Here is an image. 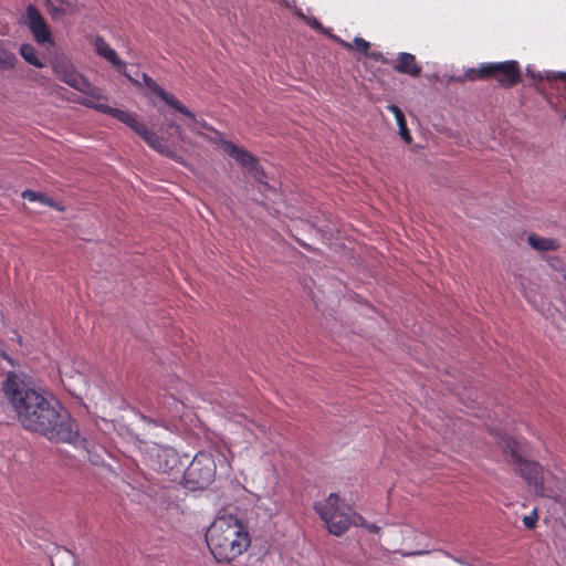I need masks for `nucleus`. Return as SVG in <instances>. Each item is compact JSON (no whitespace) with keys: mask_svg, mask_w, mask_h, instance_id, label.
<instances>
[{"mask_svg":"<svg viewBox=\"0 0 566 566\" xmlns=\"http://www.w3.org/2000/svg\"><path fill=\"white\" fill-rule=\"evenodd\" d=\"M3 395L20 426L53 443H69L88 453L78 426L60 403L48 399L22 375L9 371L2 382Z\"/></svg>","mask_w":566,"mask_h":566,"instance_id":"1","label":"nucleus"},{"mask_svg":"<svg viewBox=\"0 0 566 566\" xmlns=\"http://www.w3.org/2000/svg\"><path fill=\"white\" fill-rule=\"evenodd\" d=\"M207 545L218 563L231 564L250 547V535L238 517L218 516L206 533Z\"/></svg>","mask_w":566,"mask_h":566,"instance_id":"2","label":"nucleus"},{"mask_svg":"<svg viewBox=\"0 0 566 566\" xmlns=\"http://www.w3.org/2000/svg\"><path fill=\"white\" fill-rule=\"evenodd\" d=\"M314 510L334 536H342L356 521V512L342 503L336 493H331L324 501L315 503Z\"/></svg>","mask_w":566,"mask_h":566,"instance_id":"3","label":"nucleus"},{"mask_svg":"<svg viewBox=\"0 0 566 566\" xmlns=\"http://www.w3.org/2000/svg\"><path fill=\"white\" fill-rule=\"evenodd\" d=\"M106 114L116 118L117 120L126 124L132 128L143 140L154 150L160 155L168 157L177 163L184 164L182 157L174 151L166 143V140L159 137L155 132L150 130L145 124L139 123L136 116L127 111L111 107L106 109Z\"/></svg>","mask_w":566,"mask_h":566,"instance_id":"4","label":"nucleus"},{"mask_svg":"<svg viewBox=\"0 0 566 566\" xmlns=\"http://www.w3.org/2000/svg\"><path fill=\"white\" fill-rule=\"evenodd\" d=\"M497 443L504 452L510 454V463L515 467V473L523 478L536 494L546 473L543 467L535 461L525 460L517 451V442L511 437H501Z\"/></svg>","mask_w":566,"mask_h":566,"instance_id":"5","label":"nucleus"},{"mask_svg":"<svg viewBox=\"0 0 566 566\" xmlns=\"http://www.w3.org/2000/svg\"><path fill=\"white\" fill-rule=\"evenodd\" d=\"M216 473L217 464L213 457L199 452L184 473L185 485L190 490L206 489L214 481Z\"/></svg>","mask_w":566,"mask_h":566,"instance_id":"6","label":"nucleus"},{"mask_svg":"<svg viewBox=\"0 0 566 566\" xmlns=\"http://www.w3.org/2000/svg\"><path fill=\"white\" fill-rule=\"evenodd\" d=\"M52 67L55 76L69 86L94 98L102 97V90L93 86L69 60H56Z\"/></svg>","mask_w":566,"mask_h":566,"instance_id":"7","label":"nucleus"},{"mask_svg":"<svg viewBox=\"0 0 566 566\" xmlns=\"http://www.w3.org/2000/svg\"><path fill=\"white\" fill-rule=\"evenodd\" d=\"M142 443L144 444V451L149 462V465L155 471L168 473L178 465L179 457L174 448L158 444L156 442Z\"/></svg>","mask_w":566,"mask_h":566,"instance_id":"8","label":"nucleus"},{"mask_svg":"<svg viewBox=\"0 0 566 566\" xmlns=\"http://www.w3.org/2000/svg\"><path fill=\"white\" fill-rule=\"evenodd\" d=\"M489 80H495L502 87H513L520 83L522 72L516 61L486 63Z\"/></svg>","mask_w":566,"mask_h":566,"instance_id":"9","label":"nucleus"},{"mask_svg":"<svg viewBox=\"0 0 566 566\" xmlns=\"http://www.w3.org/2000/svg\"><path fill=\"white\" fill-rule=\"evenodd\" d=\"M535 495L566 504V482L551 472H546Z\"/></svg>","mask_w":566,"mask_h":566,"instance_id":"10","label":"nucleus"},{"mask_svg":"<svg viewBox=\"0 0 566 566\" xmlns=\"http://www.w3.org/2000/svg\"><path fill=\"white\" fill-rule=\"evenodd\" d=\"M28 27L36 43L43 44L51 41V31L40 13L33 6L29 4L27 8Z\"/></svg>","mask_w":566,"mask_h":566,"instance_id":"11","label":"nucleus"},{"mask_svg":"<svg viewBox=\"0 0 566 566\" xmlns=\"http://www.w3.org/2000/svg\"><path fill=\"white\" fill-rule=\"evenodd\" d=\"M94 50L97 55L108 61L112 65L117 67L118 72L123 73L133 84L139 85V82L133 78L125 72V62L122 61L114 49H112L102 36H96L94 42Z\"/></svg>","mask_w":566,"mask_h":566,"instance_id":"12","label":"nucleus"},{"mask_svg":"<svg viewBox=\"0 0 566 566\" xmlns=\"http://www.w3.org/2000/svg\"><path fill=\"white\" fill-rule=\"evenodd\" d=\"M222 145L224 153L235 159V161L239 163L242 167L249 168L251 170L255 168L258 159L251 153L234 145L231 142H224Z\"/></svg>","mask_w":566,"mask_h":566,"instance_id":"13","label":"nucleus"},{"mask_svg":"<svg viewBox=\"0 0 566 566\" xmlns=\"http://www.w3.org/2000/svg\"><path fill=\"white\" fill-rule=\"evenodd\" d=\"M394 70L401 74L418 77L421 74L422 67L416 61L415 55L407 52H402L398 54L397 62L394 65Z\"/></svg>","mask_w":566,"mask_h":566,"instance_id":"14","label":"nucleus"},{"mask_svg":"<svg viewBox=\"0 0 566 566\" xmlns=\"http://www.w3.org/2000/svg\"><path fill=\"white\" fill-rule=\"evenodd\" d=\"M172 108L185 115L189 122L187 123V127L192 133L197 134L198 136H205L203 129L207 130H213L212 127L205 122L203 119H198L196 115L188 109L180 101L177 99V104L171 105Z\"/></svg>","mask_w":566,"mask_h":566,"instance_id":"15","label":"nucleus"},{"mask_svg":"<svg viewBox=\"0 0 566 566\" xmlns=\"http://www.w3.org/2000/svg\"><path fill=\"white\" fill-rule=\"evenodd\" d=\"M44 3L51 19L55 21L76 12V7L72 0H45Z\"/></svg>","mask_w":566,"mask_h":566,"instance_id":"16","label":"nucleus"},{"mask_svg":"<svg viewBox=\"0 0 566 566\" xmlns=\"http://www.w3.org/2000/svg\"><path fill=\"white\" fill-rule=\"evenodd\" d=\"M143 82L147 88H149L154 94H156L158 97H160L163 101H165L169 106L172 104H177V98L170 94L167 93L164 88H161L150 76H148L146 73L142 74Z\"/></svg>","mask_w":566,"mask_h":566,"instance_id":"17","label":"nucleus"},{"mask_svg":"<svg viewBox=\"0 0 566 566\" xmlns=\"http://www.w3.org/2000/svg\"><path fill=\"white\" fill-rule=\"evenodd\" d=\"M388 111L391 112L397 120L399 127V135L406 143H411V135L408 130L407 123L402 111L394 104L387 106Z\"/></svg>","mask_w":566,"mask_h":566,"instance_id":"18","label":"nucleus"},{"mask_svg":"<svg viewBox=\"0 0 566 566\" xmlns=\"http://www.w3.org/2000/svg\"><path fill=\"white\" fill-rule=\"evenodd\" d=\"M454 80L460 83L465 82V81L474 82V81L489 80L488 64L484 63V64H481L476 69H469L464 72V74L462 76H459Z\"/></svg>","mask_w":566,"mask_h":566,"instance_id":"19","label":"nucleus"},{"mask_svg":"<svg viewBox=\"0 0 566 566\" xmlns=\"http://www.w3.org/2000/svg\"><path fill=\"white\" fill-rule=\"evenodd\" d=\"M530 245L538 251H554L558 248V243L554 239L542 238L536 234L528 235Z\"/></svg>","mask_w":566,"mask_h":566,"instance_id":"20","label":"nucleus"},{"mask_svg":"<svg viewBox=\"0 0 566 566\" xmlns=\"http://www.w3.org/2000/svg\"><path fill=\"white\" fill-rule=\"evenodd\" d=\"M335 40L340 46H343L346 50L356 49L364 56H366V54H369L370 43L360 36L354 38L353 42H347L339 38H335Z\"/></svg>","mask_w":566,"mask_h":566,"instance_id":"21","label":"nucleus"},{"mask_svg":"<svg viewBox=\"0 0 566 566\" xmlns=\"http://www.w3.org/2000/svg\"><path fill=\"white\" fill-rule=\"evenodd\" d=\"M17 63L15 54L0 41V70H12Z\"/></svg>","mask_w":566,"mask_h":566,"instance_id":"22","label":"nucleus"},{"mask_svg":"<svg viewBox=\"0 0 566 566\" xmlns=\"http://www.w3.org/2000/svg\"><path fill=\"white\" fill-rule=\"evenodd\" d=\"M20 54L21 56L28 62L29 64L35 66V67H43L44 63L42 60H40L36 55V50L32 44L24 43L20 46Z\"/></svg>","mask_w":566,"mask_h":566,"instance_id":"23","label":"nucleus"},{"mask_svg":"<svg viewBox=\"0 0 566 566\" xmlns=\"http://www.w3.org/2000/svg\"><path fill=\"white\" fill-rule=\"evenodd\" d=\"M103 101H106V96L102 93L101 98H94L93 96L86 95L85 97L80 98L77 102L81 105H84L86 107L94 108L101 113L106 114V109H109L111 106L106 105Z\"/></svg>","mask_w":566,"mask_h":566,"instance_id":"24","label":"nucleus"},{"mask_svg":"<svg viewBox=\"0 0 566 566\" xmlns=\"http://www.w3.org/2000/svg\"><path fill=\"white\" fill-rule=\"evenodd\" d=\"M526 73L528 76H531L534 80H546L548 82H553L556 80H563L566 81V73L565 72H553V71H546L544 73H536L532 71L530 67L526 69Z\"/></svg>","mask_w":566,"mask_h":566,"instance_id":"25","label":"nucleus"},{"mask_svg":"<svg viewBox=\"0 0 566 566\" xmlns=\"http://www.w3.org/2000/svg\"><path fill=\"white\" fill-rule=\"evenodd\" d=\"M355 520L356 521H355L354 526L365 527L368 532L375 533V534H378L380 531L379 526H377L376 524H373V523H368L361 515H359L357 513H356Z\"/></svg>","mask_w":566,"mask_h":566,"instance_id":"26","label":"nucleus"},{"mask_svg":"<svg viewBox=\"0 0 566 566\" xmlns=\"http://www.w3.org/2000/svg\"><path fill=\"white\" fill-rule=\"evenodd\" d=\"M22 198L27 199L29 201H40L41 203H44L46 196L42 192H36L31 189H27L22 192Z\"/></svg>","mask_w":566,"mask_h":566,"instance_id":"27","label":"nucleus"},{"mask_svg":"<svg viewBox=\"0 0 566 566\" xmlns=\"http://www.w3.org/2000/svg\"><path fill=\"white\" fill-rule=\"evenodd\" d=\"M297 15H300L302 19H304L306 24L310 25L312 29L318 30V31H323V25H322V23L316 18H314V17H305L301 12H297Z\"/></svg>","mask_w":566,"mask_h":566,"instance_id":"28","label":"nucleus"},{"mask_svg":"<svg viewBox=\"0 0 566 566\" xmlns=\"http://www.w3.org/2000/svg\"><path fill=\"white\" fill-rule=\"evenodd\" d=\"M167 126L175 130L176 136L184 143L187 142V136L181 126L174 120H167Z\"/></svg>","mask_w":566,"mask_h":566,"instance_id":"29","label":"nucleus"},{"mask_svg":"<svg viewBox=\"0 0 566 566\" xmlns=\"http://www.w3.org/2000/svg\"><path fill=\"white\" fill-rule=\"evenodd\" d=\"M537 518H538L537 511L534 510L531 515H527L523 518V524L526 528L532 530L535 527Z\"/></svg>","mask_w":566,"mask_h":566,"instance_id":"30","label":"nucleus"},{"mask_svg":"<svg viewBox=\"0 0 566 566\" xmlns=\"http://www.w3.org/2000/svg\"><path fill=\"white\" fill-rule=\"evenodd\" d=\"M366 57L371 59L376 62L384 63V64L388 63V60L384 56V54L381 52L369 50V54H366Z\"/></svg>","mask_w":566,"mask_h":566,"instance_id":"31","label":"nucleus"},{"mask_svg":"<svg viewBox=\"0 0 566 566\" xmlns=\"http://www.w3.org/2000/svg\"><path fill=\"white\" fill-rule=\"evenodd\" d=\"M43 205L49 206V207H51V208H53V209H55L57 211H64L65 210V207L62 203L54 201L52 198H50L48 196H46L45 201H44Z\"/></svg>","mask_w":566,"mask_h":566,"instance_id":"32","label":"nucleus"},{"mask_svg":"<svg viewBox=\"0 0 566 566\" xmlns=\"http://www.w3.org/2000/svg\"><path fill=\"white\" fill-rule=\"evenodd\" d=\"M430 553V549H416V551H408V552H403V551H400V554L401 556H421V555H427Z\"/></svg>","mask_w":566,"mask_h":566,"instance_id":"33","label":"nucleus"},{"mask_svg":"<svg viewBox=\"0 0 566 566\" xmlns=\"http://www.w3.org/2000/svg\"><path fill=\"white\" fill-rule=\"evenodd\" d=\"M402 535L406 536V537H410V536H416L417 535V532L411 528V527H406L405 530H402Z\"/></svg>","mask_w":566,"mask_h":566,"instance_id":"34","label":"nucleus"},{"mask_svg":"<svg viewBox=\"0 0 566 566\" xmlns=\"http://www.w3.org/2000/svg\"><path fill=\"white\" fill-rule=\"evenodd\" d=\"M564 119L566 120V114L564 115Z\"/></svg>","mask_w":566,"mask_h":566,"instance_id":"35","label":"nucleus"},{"mask_svg":"<svg viewBox=\"0 0 566 566\" xmlns=\"http://www.w3.org/2000/svg\"><path fill=\"white\" fill-rule=\"evenodd\" d=\"M565 279H566V274H565Z\"/></svg>","mask_w":566,"mask_h":566,"instance_id":"36","label":"nucleus"}]
</instances>
